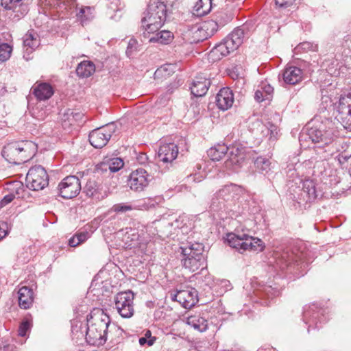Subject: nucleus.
I'll return each mask as SVG.
<instances>
[{"instance_id":"nucleus-58","label":"nucleus","mask_w":351,"mask_h":351,"mask_svg":"<svg viewBox=\"0 0 351 351\" xmlns=\"http://www.w3.org/2000/svg\"><path fill=\"white\" fill-rule=\"evenodd\" d=\"M15 185L16 186V189L21 188L22 186V184L20 182H16Z\"/></svg>"},{"instance_id":"nucleus-43","label":"nucleus","mask_w":351,"mask_h":351,"mask_svg":"<svg viewBox=\"0 0 351 351\" xmlns=\"http://www.w3.org/2000/svg\"><path fill=\"white\" fill-rule=\"evenodd\" d=\"M103 165L106 167L104 168L105 170H106L108 167L110 172H117L123 167L124 162L120 158H114L108 164H103Z\"/></svg>"},{"instance_id":"nucleus-21","label":"nucleus","mask_w":351,"mask_h":351,"mask_svg":"<svg viewBox=\"0 0 351 351\" xmlns=\"http://www.w3.org/2000/svg\"><path fill=\"white\" fill-rule=\"evenodd\" d=\"M178 154V148L173 143H161L158 152V158L164 162H171L175 160Z\"/></svg>"},{"instance_id":"nucleus-40","label":"nucleus","mask_w":351,"mask_h":351,"mask_svg":"<svg viewBox=\"0 0 351 351\" xmlns=\"http://www.w3.org/2000/svg\"><path fill=\"white\" fill-rule=\"evenodd\" d=\"M303 191L308 197V200L314 199L317 197L315 185L313 180H307L303 182Z\"/></svg>"},{"instance_id":"nucleus-27","label":"nucleus","mask_w":351,"mask_h":351,"mask_svg":"<svg viewBox=\"0 0 351 351\" xmlns=\"http://www.w3.org/2000/svg\"><path fill=\"white\" fill-rule=\"evenodd\" d=\"M185 36L190 43H199L208 38L201 23L195 24L189 28Z\"/></svg>"},{"instance_id":"nucleus-14","label":"nucleus","mask_w":351,"mask_h":351,"mask_svg":"<svg viewBox=\"0 0 351 351\" xmlns=\"http://www.w3.org/2000/svg\"><path fill=\"white\" fill-rule=\"evenodd\" d=\"M114 132L115 125L113 123L93 130L89 134L90 143L95 148H101L107 144Z\"/></svg>"},{"instance_id":"nucleus-48","label":"nucleus","mask_w":351,"mask_h":351,"mask_svg":"<svg viewBox=\"0 0 351 351\" xmlns=\"http://www.w3.org/2000/svg\"><path fill=\"white\" fill-rule=\"evenodd\" d=\"M132 209L133 208L130 204L124 203L116 204L112 208V210L117 213H125L127 211L132 210Z\"/></svg>"},{"instance_id":"nucleus-53","label":"nucleus","mask_w":351,"mask_h":351,"mask_svg":"<svg viewBox=\"0 0 351 351\" xmlns=\"http://www.w3.org/2000/svg\"><path fill=\"white\" fill-rule=\"evenodd\" d=\"M8 234V224L5 221L0 222V241Z\"/></svg>"},{"instance_id":"nucleus-39","label":"nucleus","mask_w":351,"mask_h":351,"mask_svg":"<svg viewBox=\"0 0 351 351\" xmlns=\"http://www.w3.org/2000/svg\"><path fill=\"white\" fill-rule=\"evenodd\" d=\"M88 237L89 233L87 231L77 232L69 240V245L71 247H76L86 241Z\"/></svg>"},{"instance_id":"nucleus-56","label":"nucleus","mask_w":351,"mask_h":351,"mask_svg":"<svg viewBox=\"0 0 351 351\" xmlns=\"http://www.w3.org/2000/svg\"><path fill=\"white\" fill-rule=\"evenodd\" d=\"M176 88V87H170L169 88H168L167 93H165V95L164 96H162L160 99L162 100L164 99L165 101H168L170 99V95L173 92V90Z\"/></svg>"},{"instance_id":"nucleus-49","label":"nucleus","mask_w":351,"mask_h":351,"mask_svg":"<svg viewBox=\"0 0 351 351\" xmlns=\"http://www.w3.org/2000/svg\"><path fill=\"white\" fill-rule=\"evenodd\" d=\"M297 49L298 50H304L305 51H316L317 49V45H314L311 43H309V42H304V43H300L298 47H297Z\"/></svg>"},{"instance_id":"nucleus-25","label":"nucleus","mask_w":351,"mask_h":351,"mask_svg":"<svg viewBox=\"0 0 351 351\" xmlns=\"http://www.w3.org/2000/svg\"><path fill=\"white\" fill-rule=\"evenodd\" d=\"M32 93L38 100H47L53 95L52 86L46 82L34 84Z\"/></svg>"},{"instance_id":"nucleus-38","label":"nucleus","mask_w":351,"mask_h":351,"mask_svg":"<svg viewBox=\"0 0 351 351\" xmlns=\"http://www.w3.org/2000/svg\"><path fill=\"white\" fill-rule=\"evenodd\" d=\"M201 25L207 38L212 36L219 27L217 22H215L214 20L204 21Z\"/></svg>"},{"instance_id":"nucleus-52","label":"nucleus","mask_w":351,"mask_h":351,"mask_svg":"<svg viewBox=\"0 0 351 351\" xmlns=\"http://www.w3.org/2000/svg\"><path fill=\"white\" fill-rule=\"evenodd\" d=\"M15 197L13 193H9L3 197L0 202V209L10 203Z\"/></svg>"},{"instance_id":"nucleus-50","label":"nucleus","mask_w":351,"mask_h":351,"mask_svg":"<svg viewBox=\"0 0 351 351\" xmlns=\"http://www.w3.org/2000/svg\"><path fill=\"white\" fill-rule=\"evenodd\" d=\"M29 328L30 323L29 322V321L25 320L22 322L19 326V335L21 337H25L27 334V332L29 330Z\"/></svg>"},{"instance_id":"nucleus-57","label":"nucleus","mask_w":351,"mask_h":351,"mask_svg":"<svg viewBox=\"0 0 351 351\" xmlns=\"http://www.w3.org/2000/svg\"><path fill=\"white\" fill-rule=\"evenodd\" d=\"M146 337L147 339L148 338L149 339L152 338V337L151 331L150 330H147L145 334V337Z\"/></svg>"},{"instance_id":"nucleus-5","label":"nucleus","mask_w":351,"mask_h":351,"mask_svg":"<svg viewBox=\"0 0 351 351\" xmlns=\"http://www.w3.org/2000/svg\"><path fill=\"white\" fill-rule=\"evenodd\" d=\"M204 245L198 242L184 243L182 250V266L191 272H195L206 267V259L204 254Z\"/></svg>"},{"instance_id":"nucleus-12","label":"nucleus","mask_w":351,"mask_h":351,"mask_svg":"<svg viewBox=\"0 0 351 351\" xmlns=\"http://www.w3.org/2000/svg\"><path fill=\"white\" fill-rule=\"evenodd\" d=\"M27 186L33 191L43 189L49 184L46 170L40 165L31 167L26 176Z\"/></svg>"},{"instance_id":"nucleus-23","label":"nucleus","mask_w":351,"mask_h":351,"mask_svg":"<svg viewBox=\"0 0 351 351\" xmlns=\"http://www.w3.org/2000/svg\"><path fill=\"white\" fill-rule=\"evenodd\" d=\"M282 78L285 84L295 85L302 81L303 71L297 66H287L282 73Z\"/></svg>"},{"instance_id":"nucleus-19","label":"nucleus","mask_w":351,"mask_h":351,"mask_svg":"<svg viewBox=\"0 0 351 351\" xmlns=\"http://www.w3.org/2000/svg\"><path fill=\"white\" fill-rule=\"evenodd\" d=\"M276 267L284 271L292 266L293 261L298 262L301 258L289 249L278 250L274 252Z\"/></svg>"},{"instance_id":"nucleus-34","label":"nucleus","mask_w":351,"mask_h":351,"mask_svg":"<svg viewBox=\"0 0 351 351\" xmlns=\"http://www.w3.org/2000/svg\"><path fill=\"white\" fill-rule=\"evenodd\" d=\"M233 13L230 11L221 10L217 12L215 14V22H217L219 27H223L232 20Z\"/></svg>"},{"instance_id":"nucleus-35","label":"nucleus","mask_w":351,"mask_h":351,"mask_svg":"<svg viewBox=\"0 0 351 351\" xmlns=\"http://www.w3.org/2000/svg\"><path fill=\"white\" fill-rule=\"evenodd\" d=\"M77 17L80 21L82 25H84L88 21L92 20L94 17V9L91 7H82L77 13Z\"/></svg>"},{"instance_id":"nucleus-59","label":"nucleus","mask_w":351,"mask_h":351,"mask_svg":"<svg viewBox=\"0 0 351 351\" xmlns=\"http://www.w3.org/2000/svg\"><path fill=\"white\" fill-rule=\"evenodd\" d=\"M186 219V217H180V220H181L182 222H184Z\"/></svg>"},{"instance_id":"nucleus-31","label":"nucleus","mask_w":351,"mask_h":351,"mask_svg":"<svg viewBox=\"0 0 351 351\" xmlns=\"http://www.w3.org/2000/svg\"><path fill=\"white\" fill-rule=\"evenodd\" d=\"M274 88L267 82H263L255 92L254 98L258 102L270 99Z\"/></svg>"},{"instance_id":"nucleus-2","label":"nucleus","mask_w":351,"mask_h":351,"mask_svg":"<svg viewBox=\"0 0 351 351\" xmlns=\"http://www.w3.org/2000/svg\"><path fill=\"white\" fill-rule=\"evenodd\" d=\"M110 317L101 308H95L87 316L86 340L90 345H103L107 339Z\"/></svg>"},{"instance_id":"nucleus-13","label":"nucleus","mask_w":351,"mask_h":351,"mask_svg":"<svg viewBox=\"0 0 351 351\" xmlns=\"http://www.w3.org/2000/svg\"><path fill=\"white\" fill-rule=\"evenodd\" d=\"M134 293L131 291L118 293L114 297V305L118 313L124 318H130L134 313Z\"/></svg>"},{"instance_id":"nucleus-4","label":"nucleus","mask_w":351,"mask_h":351,"mask_svg":"<svg viewBox=\"0 0 351 351\" xmlns=\"http://www.w3.org/2000/svg\"><path fill=\"white\" fill-rule=\"evenodd\" d=\"M167 5L160 0H150L141 19V27L148 34H154L164 25L167 18Z\"/></svg>"},{"instance_id":"nucleus-16","label":"nucleus","mask_w":351,"mask_h":351,"mask_svg":"<svg viewBox=\"0 0 351 351\" xmlns=\"http://www.w3.org/2000/svg\"><path fill=\"white\" fill-rule=\"evenodd\" d=\"M153 179V176L143 169L138 168L133 171L128 180V184L131 190L136 192L143 191Z\"/></svg>"},{"instance_id":"nucleus-17","label":"nucleus","mask_w":351,"mask_h":351,"mask_svg":"<svg viewBox=\"0 0 351 351\" xmlns=\"http://www.w3.org/2000/svg\"><path fill=\"white\" fill-rule=\"evenodd\" d=\"M323 310L319 308L317 305L313 304L305 308L303 313V319L304 323L308 325V331L311 328H318L322 323L326 321L323 314Z\"/></svg>"},{"instance_id":"nucleus-54","label":"nucleus","mask_w":351,"mask_h":351,"mask_svg":"<svg viewBox=\"0 0 351 351\" xmlns=\"http://www.w3.org/2000/svg\"><path fill=\"white\" fill-rule=\"evenodd\" d=\"M295 0H275L276 5L280 8H287L291 5Z\"/></svg>"},{"instance_id":"nucleus-8","label":"nucleus","mask_w":351,"mask_h":351,"mask_svg":"<svg viewBox=\"0 0 351 351\" xmlns=\"http://www.w3.org/2000/svg\"><path fill=\"white\" fill-rule=\"evenodd\" d=\"M244 31L236 28L222 42L217 45L209 53V58L213 61L220 60L236 50L243 41Z\"/></svg>"},{"instance_id":"nucleus-11","label":"nucleus","mask_w":351,"mask_h":351,"mask_svg":"<svg viewBox=\"0 0 351 351\" xmlns=\"http://www.w3.org/2000/svg\"><path fill=\"white\" fill-rule=\"evenodd\" d=\"M351 100V93L341 95L338 102L335 104L334 115L335 120L343 128L351 130V108L349 101Z\"/></svg>"},{"instance_id":"nucleus-55","label":"nucleus","mask_w":351,"mask_h":351,"mask_svg":"<svg viewBox=\"0 0 351 351\" xmlns=\"http://www.w3.org/2000/svg\"><path fill=\"white\" fill-rule=\"evenodd\" d=\"M155 341H156L155 337L151 338L147 340L146 337H141L139 339L138 341H139V343L141 346H144L145 344L147 343L148 346H151L154 343Z\"/></svg>"},{"instance_id":"nucleus-45","label":"nucleus","mask_w":351,"mask_h":351,"mask_svg":"<svg viewBox=\"0 0 351 351\" xmlns=\"http://www.w3.org/2000/svg\"><path fill=\"white\" fill-rule=\"evenodd\" d=\"M12 51V49L8 44L3 43L0 45V61H6L10 57Z\"/></svg>"},{"instance_id":"nucleus-36","label":"nucleus","mask_w":351,"mask_h":351,"mask_svg":"<svg viewBox=\"0 0 351 351\" xmlns=\"http://www.w3.org/2000/svg\"><path fill=\"white\" fill-rule=\"evenodd\" d=\"M254 165L260 173L265 175L271 170V162L263 157H258L254 161Z\"/></svg>"},{"instance_id":"nucleus-22","label":"nucleus","mask_w":351,"mask_h":351,"mask_svg":"<svg viewBox=\"0 0 351 351\" xmlns=\"http://www.w3.org/2000/svg\"><path fill=\"white\" fill-rule=\"evenodd\" d=\"M234 103V95L229 88H221L216 96V104L221 110H227Z\"/></svg>"},{"instance_id":"nucleus-18","label":"nucleus","mask_w":351,"mask_h":351,"mask_svg":"<svg viewBox=\"0 0 351 351\" xmlns=\"http://www.w3.org/2000/svg\"><path fill=\"white\" fill-rule=\"evenodd\" d=\"M171 300L178 302L184 308H190L198 301L197 291L191 287L178 290L175 294L171 295Z\"/></svg>"},{"instance_id":"nucleus-33","label":"nucleus","mask_w":351,"mask_h":351,"mask_svg":"<svg viewBox=\"0 0 351 351\" xmlns=\"http://www.w3.org/2000/svg\"><path fill=\"white\" fill-rule=\"evenodd\" d=\"M173 38V34L169 31H160L149 38L150 43H158L162 45L169 44Z\"/></svg>"},{"instance_id":"nucleus-28","label":"nucleus","mask_w":351,"mask_h":351,"mask_svg":"<svg viewBox=\"0 0 351 351\" xmlns=\"http://www.w3.org/2000/svg\"><path fill=\"white\" fill-rule=\"evenodd\" d=\"M19 294V304L21 308L23 309L29 308L33 303L34 296L32 289L27 287H22L18 291Z\"/></svg>"},{"instance_id":"nucleus-47","label":"nucleus","mask_w":351,"mask_h":351,"mask_svg":"<svg viewBox=\"0 0 351 351\" xmlns=\"http://www.w3.org/2000/svg\"><path fill=\"white\" fill-rule=\"evenodd\" d=\"M138 50V42L136 39L131 38L129 40L128 45L126 49L127 56L130 58L133 56L135 51Z\"/></svg>"},{"instance_id":"nucleus-46","label":"nucleus","mask_w":351,"mask_h":351,"mask_svg":"<svg viewBox=\"0 0 351 351\" xmlns=\"http://www.w3.org/2000/svg\"><path fill=\"white\" fill-rule=\"evenodd\" d=\"M32 114L33 117L39 121H43L47 117V111L40 106L34 108L32 110Z\"/></svg>"},{"instance_id":"nucleus-30","label":"nucleus","mask_w":351,"mask_h":351,"mask_svg":"<svg viewBox=\"0 0 351 351\" xmlns=\"http://www.w3.org/2000/svg\"><path fill=\"white\" fill-rule=\"evenodd\" d=\"M186 324L199 332H204L208 328V321L200 314H194L189 316Z\"/></svg>"},{"instance_id":"nucleus-3","label":"nucleus","mask_w":351,"mask_h":351,"mask_svg":"<svg viewBox=\"0 0 351 351\" xmlns=\"http://www.w3.org/2000/svg\"><path fill=\"white\" fill-rule=\"evenodd\" d=\"M245 192V189L240 185L232 183L223 185L213 195L210 207L214 211H232V206L239 201Z\"/></svg>"},{"instance_id":"nucleus-41","label":"nucleus","mask_w":351,"mask_h":351,"mask_svg":"<svg viewBox=\"0 0 351 351\" xmlns=\"http://www.w3.org/2000/svg\"><path fill=\"white\" fill-rule=\"evenodd\" d=\"M194 8L197 15H205L210 10L211 0H198Z\"/></svg>"},{"instance_id":"nucleus-9","label":"nucleus","mask_w":351,"mask_h":351,"mask_svg":"<svg viewBox=\"0 0 351 351\" xmlns=\"http://www.w3.org/2000/svg\"><path fill=\"white\" fill-rule=\"evenodd\" d=\"M226 241L230 247L241 254L247 251L261 252L265 247V243L261 239L244 233H229L226 236Z\"/></svg>"},{"instance_id":"nucleus-37","label":"nucleus","mask_w":351,"mask_h":351,"mask_svg":"<svg viewBox=\"0 0 351 351\" xmlns=\"http://www.w3.org/2000/svg\"><path fill=\"white\" fill-rule=\"evenodd\" d=\"M174 73L173 67L171 64H165L158 68L154 73L155 79L167 78Z\"/></svg>"},{"instance_id":"nucleus-7","label":"nucleus","mask_w":351,"mask_h":351,"mask_svg":"<svg viewBox=\"0 0 351 351\" xmlns=\"http://www.w3.org/2000/svg\"><path fill=\"white\" fill-rule=\"evenodd\" d=\"M228 152V158L224 165L227 170L236 171L241 166L244 156L237 147L229 148L225 144H218L208 151V155L212 160H220Z\"/></svg>"},{"instance_id":"nucleus-42","label":"nucleus","mask_w":351,"mask_h":351,"mask_svg":"<svg viewBox=\"0 0 351 351\" xmlns=\"http://www.w3.org/2000/svg\"><path fill=\"white\" fill-rule=\"evenodd\" d=\"M82 191L88 197H93L98 191V185L94 179H88L82 189Z\"/></svg>"},{"instance_id":"nucleus-10","label":"nucleus","mask_w":351,"mask_h":351,"mask_svg":"<svg viewBox=\"0 0 351 351\" xmlns=\"http://www.w3.org/2000/svg\"><path fill=\"white\" fill-rule=\"evenodd\" d=\"M40 5L49 14H59V17L64 19L72 14L77 8L75 0H40Z\"/></svg>"},{"instance_id":"nucleus-32","label":"nucleus","mask_w":351,"mask_h":351,"mask_svg":"<svg viewBox=\"0 0 351 351\" xmlns=\"http://www.w3.org/2000/svg\"><path fill=\"white\" fill-rule=\"evenodd\" d=\"M95 71V64L90 61H83L76 69L77 75L81 77H88Z\"/></svg>"},{"instance_id":"nucleus-60","label":"nucleus","mask_w":351,"mask_h":351,"mask_svg":"<svg viewBox=\"0 0 351 351\" xmlns=\"http://www.w3.org/2000/svg\"><path fill=\"white\" fill-rule=\"evenodd\" d=\"M17 1H19V2H25L26 0H16Z\"/></svg>"},{"instance_id":"nucleus-15","label":"nucleus","mask_w":351,"mask_h":351,"mask_svg":"<svg viewBox=\"0 0 351 351\" xmlns=\"http://www.w3.org/2000/svg\"><path fill=\"white\" fill-rule=\"evenodd\" d=\"M60 195L64 199H71L76 197L82 189L79 178L75 176H69L64 178L58 185Z\"/></svg>"},{"instance_id":"nucleus-20","label":"nucleus","mask_w":351,"mask_h":351,"mask_svg":"<svg viewBox=\"0 0 351 351\" xmlns=\"http://www.w3.org/2000/svg\"><path fill=\"white\" fill-rule=\"evenodd\" d=\"M40 45V38L36 32L30 30L23 36V57L27 60L30 59V54Z\"/></svg>"},{"instance_id":"nucleus-29","label":"nucleus","mask_w":351,"mask_h":351,"mask_svg":"<svg viewBox=\"0 0 351 351\" xmlns=\"http://www.w3.org/2000/svg\"><path fill=\"white\" fill-rule=\"evenodd\" d=\"M254 124L261 130L263 136H269V141H274L277 139L279 132L277 125L269 122L267 125H264L260 121H256Z\"/></svg>"},{"instance_id":"nucleus-61","label":"nucleus","mask_w":351,"mask_h":351,"mask_svg":"<svg viewBox=\"0 0 351 351\" xmlns=\"http://www.w3.org/2000/svg\"><path fill=\"white\" fill-rule=\"evenodd\" d=\"M348 105H349V106H350V108H351V99H350V101H349V104H348Z\"/></svg>"},{"instance_id":"nucleus-44","label":"nucleus","mask_w":351,"mask_h":351,"mask_svg":"<svg viewBox=\"0 0 351 351\" xmlns=\"http://www.w3.org/2000/svg\"><path fill=\"white\" fill-rule=\"evenodd\" d=\"M261 291V296L267 298H274L279 295L280 291L277 288H274L271 286H265Z\"/></svg>"},{"instance_id":"nucleus-1","label":"nucleus","mask_w":351,"mask_h":351,"mask_svg":"<svg viewBox=\"0 0 351 351\" xmlns=\"http://www.w3.org/2000/svg\"><path fill=\"white\" fill-rule=\"evenodd\" d=\"M338 135L337 127L330 119H325L316 125L307 129L306 132H302L299 137L302 146L309 145L306 143L311 141L312 143L318 144L316 149L319 159L326 160L331 155L332 149L330 147L335 137Z\"/></svg>"},{"instance_id":"nucleus-51","label":"nucleus","mask_w":351,"mask_h":351,"mask_svg":"<svg viewBox=\"0 0 351 351\" xmlns=\"http://www.w3.org/2000/svg\"><path fill=\"white\" fill-rule=\"evenodd\" d=\"M108 9L113 11L117 12L121 9L120 0H108Z\"/></svg>"},{"instance_id":"nucleus-24","label":"nucleus","mask_w":351,"mask_h":351,"mask_svg":"<svg viewBox=\"0 0 351 351\" xmlns=\"http://www.w3.org/2000/svg\"><path fill=\"white\" fill-rule=\"evenodd\" d=\"M210 85L209 79L202 76L196 77L191 86V93L195 97H202L207 93Z\"/></svg>"},{"instance_id":"nucleus-6","label":"nucleus","mask_w":351,"mask_h":351,"mask_svg":"<svg viewBox=\"0 0 351 351\" xmlns=\"http://www.w3.org/2000/svg\"><path fill=\"white\" fill-rule=\"evenodd\" d=\"M36 145L32 141L12 142L4 146L2 156L12 164H21L28 161L35 154Z\"/></svg>"},{"instance_id":"nucleus-26","label":"nucleus","mask_w":351,"mask_h":351,"mask_svg":"<svg viewBox=\"0 0 351 351\" xmlns=\"http://www.w3.org/2000/svg\"><path fill=\"white\" fill-rule=\"evenodd\" d=\"M1 5L7 10H12L16 16L20 17L28 11L27 4L25 2H19L16 0H1Z\"/></svg>"}]
</instances>
